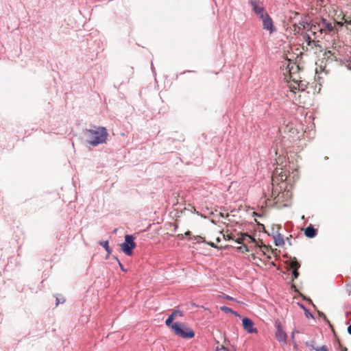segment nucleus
Masks as SVG:
<instances>
[{
    "mask_svg": "<svg viewBox=\"0 0 351 351\" xmlns=\"http://www.w3.org/2000/svg\"><path fill=\"white\" fill-rule=\"evenodd\" d=\"M316 351H329L328 348L326 346H322L321 347H317L315 348Z\"/></svg>",
    "mask_w": 351,
    "mask_h": 351,
    "instance_id": "nucleus-23",
    "label": "nucleus"
},
{
    "mask_svg": "<svg viewBox=\"0 0 351 351\" xmlns=\"http://www.w3.org/2000/svg\"><path fill=\"white\" fill-rule=\"evenodd\" d=\"M249 4L252 7L254 14L260 18L267 14L263 5V2L261 1V0H250Z\"/></svg>",
    "mask_w": 351,
    "mask_h": 351,
    "instance_id": "nucleus-8",
    "label": "nucleus"
},
{
    "mask_svg": "<svg viewBox=\"0 0 351 351\" xmlns=\"http://www.w3.org/2000/svg\"><path fill=\"white\" fill-rule=\"evenodd\" d=\"M323 58L326 62L330 63L333 61L341 60L340 54L337 51L328 50L323 53Z\"/></svg>",
    "mask_w": 351,
    "mask_h": 351,
    "instance_id": "nucleus-9",
    "label": "nucleus"
},
{
    "mask_svg": "<svg viewBox=\"0 0 351 351\" xmlns=\"http://www.w3.org/2000/svg\"><path fill=\"white\" fill-rule=\"evenodd\" d=\"M317 234V230L314 228L312 225L308 226L304 229V234L308 238H313Z\"/></svg>",
    "mask_w": 351,
    "mask_h": 351,
    "instance_id": "nucleus-13",
    "label": "nucleus"
},
{
    "mask_svg": "<svg viewBox=\"0 0 351 351\" xmlns=\"http://www.w3.org/2000/svg\"><path fill=\"white\" fill-rule=\"evenodd\" d=\"M136 247V243L134 237L132 235L127 234L125 237V241L121 244V250L128 256L132 254V250Z\"/></svg>",
    "mask_w": 351,
    "mask_h": 351,
    "instance_id": "nucleus-7",
    "label": "nucleus"
},
{
    "mask_svg": "<svg viewBox=\"0 0 351 351\" xmlns=\"http://www.w3.org/2000/svg\"><path fill=\"white\" fill-rule=\"evenodd\" d=\"M348 332L350 335H351V324L348 327Z\"/></svg>",
    "mask_w": 351,
    "mask_h": 351,
    "instance_id": "nucleus-33",
    "label": "nucleus"
},
{
    "mask_svg": "<svg viewBox=\"0 0 351 351\" xmlns=\"http://www.w3.org/2000/svg\"><path fill=\"white\" fill-rule=\"evenodd\" d=\"M220 309H221V311H222L224 313H230L235 315L236 316L239 315L236 311H234L233 310H232L230 308H229L228 306H222L220 307Z\"/></svg>",
    "mask_w": 351,
    "mask_h": 351,
    "instance_id": "nucleus-18",
    "label": "nucleus"
},
{
    "mask_svg": "<svg viewBox=\"0 0 351 351\" xmlns=\"http://www.w3.org/2000/svg\"><path fill=\"white\" fill-rule=\"evenodd\" d=\"M168 317H169V318H170L171 319H172L173 321L176 319V318L174 317V315H172V314H171Z\"/></svg>",
    "mask_w": 351,
    "mask_h": 351,
    "instance_id": "nucleus-32",
    "label": "nucleus"
},
{
    "mask_svg": "<svg viewBox=\"0 0 351 351\" xmlns=\"http://www.w3.org/2000/svg\"><path fill=\"white\" fill-rule=\"evenodd\" d=\"M346 66L351 70V59L346 60Z\"/></svg>",
    "mask_w": 351,
    "mask_h": 351,
    "instance_id": "nucleus-29",
    "label": "nucleus"
},
{
    "mask_svg": "<svg viewBox=\"0 0 351 351\" xmlns=\"http://www.w3.org/2000/svg\"><path fill=\"white\" fill-rule=\"evenodd\" d=\"M207 244H208V245H210V247H215V248L217 247L215 245V244L214 243H213V242H207Z\"/></svg>",
    "mask_w": 351,
    "mask_h": 351,
    "instance_id": "nucleus-30",
    "label": "nucleus"
},
{
    "mask_svg": "<svg viewBox=\"0 0 351 351\" xmlns=\"http://www.w3.org/2000/svg\"><path fill=\"white\" fill-rule=\"evenodd\" d=\"M85 135L88 143L93 146H96L106 143L108 134L106 128L95 127L94 129L86 130Z\"/></svg>",
    "mask_w": 351,
    "mask_h": 351,
    "instance_id": "nucleus-4",
    "label": "nucleus"
},
{
    "mask_svg": "<svg viewBox=\"0 0 351 351\" xmlns=\"http://www.w3.org/2000/svg\"><path fill=\"white\" fill-rule=\"evenodd\" d=\"M298 269L293 270L292 271V277L293 280L298 278L299 276V272L298 271Z\"/></svg>",
    "mask_w": 351,
    "mask_h": 351,
    "instance_id": "nucleus-24",
    "label": "nucleus"
},
{
    "mask_svg": "<svg viewBox=\"0 0 351 351\" xmlns=\"http://www.w3.org/2000/svg\"><path fill=\"white\" fill-rule=\"evenodd\" d=\"M304 29H306V33L304 35V42L302 43V49L306 51L314 50L316 53L317 48H320L319 39L322 38V34L319 30V27L317 25L316 20L308 23L306 19L302 21L300 23Z\"/></svg>",
    "mask_w": 351,
    "mask_h": 351,
    "instance_id": "nucleus-2",
    "label": "nucleus"
},
{
    "mask_svg": "<svg viewBox=\"0 0 351 351\" xmlns=\"http://www.w3.org/2000/svg\"><path fill=\"white\" fill-rule=\"evenodd\" d=\"M217 241L219 242L220 241V239L219 238H217Z\"/></svg>",
    "mask_w": 351,
    "mask_h": 351,
    "instance_id": "nucleus-38",
    "label": "nucleus"
},
{
    "mask_svg": "<svg viewBox=\"0 0 351 351\" xmlns=\"http://www.w3.org/2000/svg\"><path fill=\"white\" fill-rule=\"evenodd\" d=\"M300 68L294 62H289L284 72L285 79L289 83V87L294 90H304L306 87V82L301 80L299 73Z\"/></svg>",
    "mask_w": 351,
    "mask_h": 351,
    "instance_id": "nucleus-3",
    "label": "nucleus"
},
{
    "mask_svg": "<svg viewBox=\"0 0 351 351\" xmlns=\"http://www.w3.org/2000/svg\"><path fill=\"white\" fill-rule=\"evenodd\" d=\"M228 300H232V298L230 297V296H227L226 297Z\"/></svg>",
    "mask_w": 351,
    "mask_h": 351,
    "instance_id": "nucleus-36",
    "label": "nucleus"
},
{
    "mask_svg": "<svg viewBox=\"0 0 351 351\" xmlns=\"http://www.w3.org/2000/svg\"><path fill=\"white\" fill-rule=\"evenodd\" d=\"M349 315H350V316H351V313H347V317H349Z\"/></svg>",
    "mask_w": 351,
    "mask_h": 351,
    "instance_id": "nucleus-37",
    "label": "nucleus"
},
{
    "mask_svg": "<svg viewBox=\"0 0 351 351\" xmlns=\"http://www.w3.org/2000/svg\"><path fill=\"white\" fill-rule=\"evenodd\" d=\"M184 234H185L186 236H191V231H189V230H188V231H186V232L184 233Z\"/></svg>",
    "mask_w": 351,
    "mask_h": 351,
    "instance_id": "nucleus-31",
    "label": "nucleus"
},
{
    "mask_svg": "<svg viewBox=\"0 0 351 351\" xmlns=\"http://www.w3.org/2000/svg\"><path fill=\"white\" fill-rule=\"evenodd\" d=\"M302 21H300L298 24L295 23L293 25V31L295 34H301L305 35L306 33V29H304L302 25H300Z\"/></svg>",
    "mask_w": 351,
    "mask_h": 351,
    "instance_id": "nucleus-14",
    "label": "nucleus"
},
{
    "mask_svg": "<svg viewBox=\"0 0 351 351\" xmlns=\"http://www.w3.org/2000/svg\"><path fill=\"white\" fill-rule=\"evenodd\" d=\"M195 239L197 241V242H199V240H201L202 242H205L204 238L200 236L195 237Z\"/></svg>",
    "mask_w": 351,
    "mask_h": 351,
    "instance_id": "nucleus-28",
    "label": "nucleus"
},
{
    "mask_svg": "<svg viewBox=\"0 0 351 351\" xmlns=\"http://www.w3.org/2000/svg\"><path fill=\"white\" fill-rule=\"evenodd\" d=\"M173 322V320L171 319L169 317H168L166 321H165V324L167 326L170 327L171 328V324H173L174 323H172Z\"/></svg>",
    "mask_w": 351,
    "mask_h": 351,
    "instance_id": "nucleus-25",
    "label": "nucleus"
},
{
    "mask_svg": "<svg viewBox=\"0 0 351 351\" xmlns=\"http://www.w3.org/2000/svg\"><path fill=\"white\" fill-rule=\"evenodd\" d=\"M343 20L344 21L343 23L346 24V28L351 32V19H350V17L344 16Z\"/></svg>",
    "mask_w": 351,
    "mask_h": 351,
    "instance_id": "nucleus-20",
    "label": "nucleus"
},
{
    "mask_svg": "<svg viewBox=\"0 0 351 351\" xmlns=\"http://www.w3.org/2000/svg\"><path fill=\"white\" fill-rule=\"evenodd\" d=\"M305 311H306V316H308V315H310L311 317L313 316V315H311V313H309L306 309H305Z\"/></svg>",
    "mask_w": 351,
    "mask_h": 351,
    "instance_id": "nucleus-35",
    "label": "nucleus"
},
{
    "mask_svg": "<svg viewBox=\"0 0 351 351\" xmlns=\"http://www.w3.org/2000/svg\"><path fill=\"white\" fill-rule=\"evenodd\" d=\"M178 237H180V235H178ZM180 237H181L182 239L183 238L182 234H181Z\"/></svg>",
    "mask_w": 351,
    "mask_h": 351,
    "instance_id": "nucleus-39",
    "label": "nucleus"
},
{
    "mask_svg": "<svg viewBox=\"0 0 351 351\" xmlns=\"http://www.w3.org/2000/svg\"><path fill=\"white\" fill-rule=\"evenodd\" d=\"M315 20L319 27V30L321 31L323 37L324 35L334 31L335 25L334 21L331 22L324 19H316Z\"/></svg>",
    "mask_w": 351,
    "mask_h": 351,
    "instance_id": "nucleus-6",
    "label": "nucleus"
},
{
    "mask_svg": "<svg viewBox=\"0 0 351 351\" xmlns=\"http://www.w3.org/2000/svg\"><path fill=\"white\" fill-rule=\"evenodd\" d=\"M243 239L244 243L245 245L247 243L255 242V239L252 237H251L250 235H249L246 233H243Z\"/></svg>",
    "mask_w": 351,
    "mask_h": 351,
    "instance_id": "nucleus-16",
    "label": "nucleus"
},
{
    "mask_svg": "<svg viewBox=\"0 0 351 351\" xmlns=\"http://www.w3.org/2000/svg\"><path fill=\"white\" fill-rule=\"evenodd\" d=\"M243 327L245 330H246L248 333H256V328H254L253 322L247 318L244 317L242 320Z\"/></svg>",
    "mask_w": 351,
    "mask_h": 351,
    "instance_id": "nucleus-12",
    "label": "nucleus"
},
{
    "mask_svg": "<svg viewBox=\"0 0 351 351\" xmlns=\"http://www.w3.org/2000/svg\"><path fill=\"white\" fill-rule=\"evenodd\" d=\"M171 329L176 335L184 339H191L195 336V332L191 328L180 322L171 324Z\"/></svg>",
    "mask_w": 351,
    "mask_h": 351,
    "instance_id": "nucleus-5",
    "label": "nucleus"
},
{
    "mask_svg": "<svg viewBox=\"0 0 351 351\" xmlns=\"http://www.w3.org/2000/svg\"><path fill=\"white\" fill-rule=\"evenodd\" d=\"M290 268L293 270L298 269L300 267V264L294 258L293 260L290 261L289 264Z\"/></svg>",
    "mask_w": 351,
    "mask_h": 351,
    "instance_id": "nucleus-17",
    "label": "nucleus"
},
{
    "mask_svg": "<svg viewBox=\"0 0 351 351\" xmlns=\"http://www.w3.org/2000/svg\"><path fill=\"white\" fill-rule=\"evenodd\" d=\"M237 249L239 251L241 252L242 253L248 251L247 247L245 243L242 244V245L238 247Z\"/></svg>",
    "mask_w": 351,
    "mask_h": 351,
    "instance_id": "nucleus-22",
    "label": "nucleus"
},
{
    "mask_svg": "<svg viewBox=\"0 0 351 351\" xmlns=\"http://www.w3.org/2000/svg\"><path fill=\"white\" fill-rule=\"evenodd\" d=\"M274 242H275L276 245L281 246V245H284L285 241H284L282 236L280 234L278 233L277 234H276L274 237Z\"/></svg>",
    "mask_w": 351,
    "mask_h": 351,
    "instance_id": "nucleus-15",
    "label": "nucleus"
},
{
    "mask_svg": "<svg viewBox=\"0 0 351 351\" xmlns=\"http://www.w3.org/2000/svg\"><path fill=\"white\" fill-rule=\"evenodd\" d=\"M171 314L174 315L175 318L177 317L178 315H179L180 316H182V312L179 311H174Z\"/></svg>",
    "mask_w": 351,
    "mask_h": 351,
    "instance_id": "nucleus-26",
    "label": "nucleus"
},
{
    "mask_svg": "<svg viewBox=\"0 0 351 351\" xmlns=\"http://www.w3.org/2000/svg\"><path fill=\"white\" fill-rule=\"evenodd\" d=\"M119 266H120L121 269L123 271H125V269H124V267H123V265H122L120 262L119 263Z\"/></svg>",
    "mask_w": 351,
    "mask_h": 351,
    "instance_id": "nucleus-34",
    "label": "nucleus"
},
{
    "mask_svg": "<svg viewBox=\"0 0 351 351\" xmlns=\"http://www.w3.org/2000/svg\"><path fill=\"white\" fill-rule=\"evenodd\" d=\"M261 19L263 21V29L269 31L270 34L273 33L275 31V27L274 26L273 20L269 16V14L267 13Z\"/></svg>",
    "mask_w": 351,
    "mask_h": 351,
    "instance_id": "nucleus-10",
    "label": "nucleus"
},
{
    "mask_svg": "<svg viewBox=\"0 0 351 351\" xmlns=\"http://www.w3.org/2000/svg\"><path fill=\"white\" fill-rule=\"evenodd\" d=\"M221 350H226V347L223 346H218L216 347L215 351H219Z\"/></svg>",
    "mask_w": 351,
    "mask_h": 351,
    "instance_id": "nucleus-27",
    "label": "nucleus"
},
{
    "mask_svg": "<svg viewBox=\"0 0 351 351\" xmlns=\"http://www.w3.org/2000/svg\"><path fill=\"white\" fill-rule=\"evenodd\" d=\"M276 338L280 342L285 343L287 341V335L286 332L283 330L281 324L280 322H276Z\"/></svg>",
    "mask_w": 351,
    "mask_h": 351,
    "instance_id": "nucleus-11",
    "label": "nucleus"
},
{
    "mask_svg": "<svg viewBox=\"0 0 351 351\" xmlns=\"http://www.w3.org/2000/svg\"><path fill=\"white\" fill-rule=\"evenodd\" d=\"M100 245L105 248L108 254L111 253V250L108 245V241L100 242Z\"/></svg>",
    "mask_w": 351,
    "mask_h": 351,
    "instance_id": "nucleus-21",
    "label": "nucleus"
},
{
    "mask_svg": "<svg viewBox=\"0 0 351 351\" xmlns=\"http://www.w3.org/2000/svg\"><path fill=\"white\" fill-rule=\"evenodd\" d=\"M228 239H232L238 243L244 244V241L243 239V234H241L240 236L237 237V238H234L232 236H228Z\"/></svg>",
    "mask_w": 351,
    "mask_h": 351,
    "instance_id": "nucleus-19",
    "label": "nucleus"
},
{
    "mask_svg": "<svg viewBox=\"0 0 351 351\" xmlns=\"http://www.w3.org/2000/svg\"><path fill=\"white\" fill-rule=\"evenodd\" d=\"M298 178V170H293L291 174L287 168L276 167L272 175V197L277 199L276 203L280 201L283 196L284 192H286L287 183L291 184Z\"/></svg>",
    "mask_w": 351,
    "mask_h": 351,
    "instance_id": "nucleus-1",
    "label": "nucleus"
}]
</instances>
